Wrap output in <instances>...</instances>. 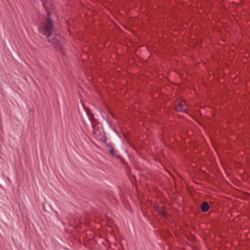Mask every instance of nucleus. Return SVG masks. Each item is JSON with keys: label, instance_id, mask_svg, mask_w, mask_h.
<instances>
[{"label": "nucleus", "instance_id": "20e7f679", "mask_svg": "<svg viewBox=\"0 0 250 250\" xmlns=\"http://www.w3.org/2000/svg\"><path fill=\"white\" fill-rule=\"evenodd\" d=\"M86 112L87 114H89V113L90 114L91 117H90V120H91L92 118H93V114L91 113L89 109H87L86 110Z\"/></svg>", "mask_w": 250, "mask_h": 250}, {"label": "nucleus", "instance_id": "39448f33", "mask_svg": "<svg viewBox=\"0 0 250 250\" xmlns=\"http://www.w3.org/2000/svg\"><path fill=\"white\" fill-rule=\"evenodd\" d=\"M110 153L113 156L114 155V152H113V150L112 149H111L110 150Z\"/></svg>", "mask_w": 250, "mask_h": 250}, {"label": "nucleus", "instance_id": "f03ea898", "mask_svg": "<svg viewBox=\"0 0 250 250\" xmlns=\"http://www.w3.org/2000/svg\"><path fill=\"white\" fill-rule=\"evenodd\" d=\"M188 106L185 102H181L175 106V109L177 111L186 112L188 109Z\"/></svg>", "mask_w": 250, "mask_h": 250}, {"label": "nucleus", "instance_id": "7ed1b4c3", "mask_svg": "<svg viewBox=\"0 0 250 250\" xmlns=\"http://www.w3.org/2000/svg\"><path fill=\"white\" fill-rule=\"evenodd\" d=\"M209 208L210 206L207 202H204L201 206V210L203 212H206L208 211Z\"/></svg>", "mask_w": 250, "mask_h": 250}, {"label": "nucleus", "instance_id": "f257e3e1", "mask_svg": "<svg viewBox=\"0 0 250 250\" xmlns=\"http://www.w3.org/2000/svg\"><path fill=\"white\" fill-rule=\"evenodd\" d=\"M39 32L47 37V40L49 42L54 45H59L61 41V35L54 32L53 29V21L48 18L47 21L40 26Z\"/></svg>", "mask_w": 250, "mask_h": 250}]
</instances>
